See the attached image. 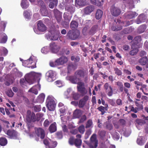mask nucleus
Wrapping results in <instances>:
<instances>
[{
  "instance_id": "1",
  "label": "nucleus",
  "mask_w": 148,
  "mask_h": 148,
  "mask_svg": "<svg viewBox=\"0 0 148 148\" xmlns=\"http://www.w3.org/2000/svg\"><path fill=\"white\" fill-rule=\"evenodd\" d=\"M88 73L86 71L82 70H78L75 72L74 76H68L66 77V79L73 84H76L79 80L77 77L84 78L85 81H86L88 79Z\"/></svg>"
},
{
  "instance_id": "2",
  "label": "nucleus",
  "mask_w": 148,
  "mask_h": 148,
  "mask_svg": "<svg viewBox=\"0 0 148 148\" xmlns=\"http://www.w3.org/2000/svg\"><path fill=\"white\" fill-rule=\"evenodd\" d=\"M41 76L42 74L40 73L32 72L25 75V78L28 82L30 84H32L35 79L40 80Z\"/></svg>"
},
{
  "instance_id": "3",
  "label": "nucleus",
  "mask_w": 148,
  "mask_h": 148,
  "mask_svg": "<svg viewBox=\"0 0 148 148\" xmlns=\"http://www.w3.org/2000/svg\"><path fill=\"white\" fill-rule=\"evenodd\" d=\"M57 101L52 96H49L47 99L46 106L49 110L53 111L55 108Z\"/></svg>"
},
{
  "instance_id": "4",
  "label": "nucleus",
  "mask_w": 148,
  "mask_h": 148,
  "mask_svg": "<svg viewBox=\"0 0 148 148\" xmlns=\"http://www.w3.org/2000/svg\"><path fill=\"white\" fill-rule=\"evenodd\" d=\"M37 61L35 57L32 56L28 59L23 61V64L25 66L33 69L36 67V63Z\"/></svg>"
},
{
  "instance_id": "5",
  "label": "nucleus",
  "mask_w": 148,
  "mask_h": 148,
  "mask_svg": "<svg viewBox=\"0 0 148 148\" xmlns=\"http://www.w3.org/2000/svg\"><path fill=\"white\" fill-rule=\"evenodd\" d=\"M79 34L80 32L79 31L71 30H69L67 33L66 36L68 38L72 40H75L79 37Z\"/></svg>"
},
{
  "instance_id": "6",
  "label": "nucleus",
  "mask_w": 148,
  "mask_h": 148,
  "mask_svg": "<svg viewBox=\"0 0 148 148\" xmlns=\"http://www.w3.org/2000/svg\"><path fill=\"white\" fill-rule=\"evenodd\" d=\"M37 27L38 30L36 28H33L34 32L36 34H40V32H43L46 30L45 25L40 21L38 22Z\"/></svg>"
},
{
  "instance_id": "7",
  "label": "nucleus",
  "mask_w": 148,
  "mask_h": 148,
  "mask_svg": "<svg viewBox=\"0 0 148 148\" xmlns=\"http://www.w3.org/2000/svg\"><path fill=\"white\" fill-rule=\"evenodd\" d=\"M50 32L51 34V35L49 36L50 39L56 40L58 39L59 37V35L60 34V32L58 30L53 28L51 29Z\"/></svg>"
},
{
  "instance_id": "8",
  "label": "nucleus",
  "mask_w": 148,
  "mask_h": 148,
  "mask_svg": "<svg viewBox=\"0 0 148 148\" xmlns=\"http://www.w3.org/2000/svg\"><path fill=\"white\" fill-rule=\"evenodd\" d=\"M69 144L71 145H75L76 147L79 148L82 144V140L80 139H74L73 137H71L69 141Z\"/></svg>"
},
{
  "instance_id": "9",
  "label": "nucleus",
  "mask_w": 148,
  "mask_h": 148,
  "mask_svg": "<svg viewBox=\"0 0 148 148\" xmlns=\"http://www.w3.org/2000/svg\"><path fill=\"white\" fill-rule=\"evenodd\" d=\"M43 142L47 148H54L57 145L56 142H53L49 138L45 139Z\"/></svg>"
},
{
  "instance_id": "10",
  "label": "nucleus",
  "mask_w": 148,
  "mask_h": 148,
  "mask_svg": "<svg viewBox=\"0 0 148 148\" xmlns=\"http://www.w3.org/2000/svg\"><path fill=\"white\" fill-rule=\"evenodd\" d=\"M98 141L96 139V135L93 134L90 138V142L89 144L90 148H96L97 146Z\"/></svg>"
},
{
  "instance_id": "11",
  "label": "nucleus",
  "mask_w": 148,
  "mask_h": 148,
  "mask_svg": "<svg viewBox=\"0 0 148 148\" xmlns=\"http://www.w3.org/2000/svg\"><path fill=\"white\" fill-rule=\"evenodd\" d=\"M49 49L52 53H56L59 51L60 47L58 44L52 42L49 44Z\"/></svg>"
},
{
  "instance_id": "12",
  "label": "nucleus",
  "mask_w": 148,
  "mask_h": 148,
  "mask_svg": "<svg viewBox=\"0 0 148 148\" xmlns=\"http://www.w3.org/2000/svg\"><path fill=\"white\" fill-rule=\"evenodd\" d=\"M77 88L78 91L82 95L86 94L87 92V91L86 90L84 87V83L82 82H77Z\"/></svg>"
},
{
  "instance_id": "13",
  "label": "nucleus",
  "mask_w": 148,
  "mask_h": 148,
  "mask_svg": "<svg viewBox=\"0 0 148 148\" xmlns=\"http://www.w3.org/2000/svg\"><path fill=\"white\" fill-rule=\"evenodd\" d=\"M110 11L112 15L115 16H118L121 12V10L119 8L114 5L111 7Z\"/></svg>"
},
{
  "instance_id": "14",
  "label": "nucleus",
  "mask_w": 148,
  "mask_h": 148,
  "mask_svg": "<svg viewBox=\"0 0 148 148\" xmlns=\"http://www.w3.org/2000/svg\"><path fill=\"white\" fill-rule=\"evenodd\" d=\"M55 72L51 70H50L46 73V78L49 82H52L55 79Z\"/></svg>"
},
{
  "instance_id": "15",
  "label": "nucleus",
  "mask_w": 148,
  "mask_h": 148,
  "mask_svg": "<svg viewBox=\"0 0 148 148\" xmlns=\"http://www.w3.org/2000/svg\"><path fill=\"white\" fill-rule=\"evenodd\" d=\"M104 87L106 92L107 93L109 96H111L113 93L112 88L108 83H106L104 85Z\"/></svg>"
},
{
  "instance_id": "16",
  "label": "nucleus",
  "mask_w": 148,
  "mask_h": 148,
  "mask_svg": "<svg viewBox=\"0 0 148 148\" xmlns=\"http://www.w3.org/2000/svg\"><path fill=\"white\" fill-rule=\"evenodd\" d=\"M26 119L29 122L35 121L36 120L35 114L34 113H31L30 111H28L27 113Z\"/></svg>"
},
{
  "instance_id": "17",
  "label": "nucleus",
  "mask_w": 148,
  "mask_h": 148,
  "mask_svg": "<svg viewBox=\"0 0 148 148\" xmlns=\"http://www.w3.org/2000/svg\"><path fill=\"white\" fill-rule=\"evenodd\" d=\"M35 132L37 136L41 139H43L45 136V132L44 130L41 128H35Z\"/></svg>"
},
{
  "instance_id": "18",
  "label": "nucleus",
  "mask_w": 148,
  "mask_h": 148,
  "mask_svg": "<svg viewBox=\"0 0 148 148\" xmlns=\"http://www.w3.org/2000/svg\"><path fill=\"white\" fill-rule=\"evenodd\" d=\"M6 134L11 138L16 139L18 136L17 133L14 130H8Z\"/></svg>"
},
{
  "instance_id": "19",
  "label": "nucleus",
  "mask_w": 148,
  "mask_h": 148,
  "mask_svg": "<svg viewBox=\"0 0 148 148\" xmlns=\"http://www.w3.org/2000/svg\"><path fill=\"white\" fill-rule=\"evenodd\" d=\"M68 59L65 56H62L56 61V63L57 64L59 65H63L66 63Z\"/></svg>"
},
{
  "instance_id": "20",
  "label": "nucleus",
  "mask_w": 148,
  "mask_h": 148,
  "mask_svg": "<svg viewBox=\"0 0 148 148\" xmlns=\"http://www.w3.org/2000/svg\"><path fill=\"white\" fill-rule=\"evenodd\" d=\"M89 97L86 95L82 99H80L78 104L79 107L81 108L84 107Z\"/></svg>"
},
{
  "instance_id": "21",
  "label": "nucleus",
  "mask_w": 148,
  "mask_h": 148,
  "mask_svg": "<svg viewBox=\"0 0 148 148\" xmlns=\"http://www.w3.org/2000/svg\"><path fill=\"white\" fill-rule=\"evenodd\" d=\"M138 14L135 12L129 11L125 14V16L127 18L132 19L136 16Z\"/></svg>"
},
{
  "instance_id": "22",
  "label": "nucleus",
  "mask_w": 148,
  "mask_h": 148,
  "mask_svg": "<svg viewBox=\"0 0 148 148\" xmlns=\"http://www.w3.org/2000/svg\"><path fill=\"white\" fill-rule=\"evenodd\" d=\"M40 85L38 84L35 86H33L29 90V92H31L37 95L38 93V90H40Z\"/></svg>"
},
{
  "instance_id": "23",
  "label": "nucleus",
  "mask_w": 148,
  "mask_h": 148,
  "mask_svg": "<svg viewBox=\"0 0 148 148\" xmlns=\"http://www.w3.org/2000/svg\"><path fill=\"white\" fill-rule=\"evenodd\" d=\"M55 16L58 23H60L62 19V14L58 10L55 9L54 10Z\"/></svg>"
},
{
  "instance_id": "24",
  "label": "nucleus",
  "mask_w": 148,
  "mask_h": 148,
  "mask_svg": "<svg viewBox=\"0 0 148 148\" xmlns=\"http://www.w3.org/2000/svg\"><path fill=\"white\" fill-rule=\"evenodd\" d=\"M123 3L125 5H128L130 9H132L134 8L133 4V0H122Z\"/></svg>"
},
{
  "instance_id": "25",
  "label": "nucleus",
  "mask_w": 148,
  "mask_h": 148,
  "mask_svg": "<svg viewBox=\"0 0 148 148\" xmlns=\"http://www.w3.org/2000/svg\"><path fill=\"white\" fill-rule=\"evenodd\" d=\"M138 47L136 45V44H132V48L133 50L130 52V54L132 56L136 55L138 51Z\"/></svg>"
},
{
  "instance_id": "26",
  "label": "nucleus",
  "mask_w": 148,
  "mask_h": 148,
  "mask_svg": "<svg viewBox=\"0 0 148 148\" xmlns=\"http://www.w3.org/2000/svg\"><path fill=\"white\" fill-rule=\"evenodd\" d=\"M72 17V14L67 12H65L63 15V17L65 21L66 22L67 25L69 24Z\"/></svg>"
},
{
  "instance_id": "27",
  "label": "nucleus",
  "mask_w": 148,
  "mask_h": 148,
  "mask_svg": "<svg viewBox=\"0 0 148 148\" xmlns=\"http://www.w3.org/2000/svg\"><path fill=\"white\" fill-rule=\"evenodd\" d=\"M145 19V16L143 14L140 15L137 18L136 23L138 24H139L144 22Z\"/></svg>"
},
{
  "instance_id": "28",
  "label": "nucleus",
  "mask_w": 148,
  "mask_h": 148,
  "mask_svg": "<svg viewBox=\"0 0 148 148\" xmlns=\"http://www.w3.org/2000/svg\"><path fill=\"white\" fill-rule=\"evenodd\" d=\"M94 9V7L92 5H90L84 8V12L86 14H89L92 12Z\"/></svg>"
},
{
  "instance_id": "29",
  "label": "nucleus",
  "mask_w": 148,
  "mask_h": 148,
  "mask_svg": "<svg viewBox=\"0 0 148 148\" xmlns=\"http://www.w3.org/2000/svg\"><path fill=\"white\" fill-rule=\"evenodd\" d=\"M136 125L137 127L140 129V126L143 125L145 123V121L143 120L137 119L136 120Z\"/></svg>"
},
{
  "instance_id": "30",
  "label": "nucleus",
  "mask_w": 148,
  "mask_h": 148,
  "mask_svg": "<svg viewBox=\"0 0 148 148\" xmlns=\"http://www.w3.org/2000/svg\"><path fill=\"white\" fill-rule=\"evenodd\" d=\"M146 139H145L143 136L139 137L137 140V142L140 145H143L146 141Z\"/></svg>"
},
{
  "instance_id": "31",
  "label": "nucleus",
  "mask_w": 148,
  "mask_h": 148,
  "mask_svg": "<svg viewBox=\"0 0 148 148\" xmlns=\"http://www.w3.org/2000/svg\"><path fill=\"white\" fill-rule=\"evenodd\" d=\"M45 96V95L44 94L42 93L40 94L37 97L36 102L42 103L44 101Z\"/></svg>"
},
{
  "instance_id": "32",
  "label": "nucleus",
  "mask_w": 148,
  "mask_h": 148,
  "mask_svg": "<svg viewBox=\"0 0 148 148\" xmlns=\"http://www.w3.org/2000/svg\"><path fill=\"white\" fill-rule=\"evenodd\" d=\"M50 3L49 7L50 8H53L54 6H56L58 4V0H49Z\"/></svg>"
},
{
  "instance_id": "33",
  "label": "nucleus",
  "mask_w": 148,
  "mask_h": 148,
  "mask_svg": "<svg viewBox=\"0 0 148 148\" xmlns=\"http://www.w3.org/2000/svg\"><path fill=\"white\" fill-rule=\"evenodd\" d=\"M76 68L77 67L75 65L72 63L69 64L67 66L68 73H70L71 71H74Z\"/></svg>"
},
{
  "instance_id": "34",
  "label": "nucleus",
  "mask_w": 148,
  "mask_h": 148,
  "mask_svg": "<svg viewBox=\"0 0 148 148\" xmlns=\"http://www.w3.org/2000/svg\"><path fill=\"white\" fill-rule=\"evenodd\" d=\"M82 111L76 109L75 110L73 113V116L75 118L79 117L82 114Z\"/></svg>"
},
{
  "instance_id": "35",
  "label": "nucleus",
  "mask_w": 148,
  "mask_h": 148,
  "mask_svg": "<svg viewBox=\"0 0 148 148\" xmlns=\"http://www.w3.org/2000/svg\"><path fill=\"white\" fill-rule=\"evenodd\" d=\"M49 131L51 133L55 132L56 130V123L54 122L51 124L49 127Z\"/></svg>"
},
{
  "instance_id": "36",
  "label": "nucleus",
  "mask_w": 148,
  "mask_h": 148,
  "mask_svg": "<svg viewBox=\"0 0 148 148\" xmlns=\"http://www.w3.org/2000/svg\"><path fill=\"white\" fill-rule=\"evenodd\" d=\"M29 83L30 85L31 84L29 82L27 81L25 78V79L24 78L21 79L20 80V83L21 85L23 87H24L25 86H27V83Z\"/></svg>"
},
{
  "instance_id": "37",
  "label": "nucleus",
  "mask_w": 148,
  "mask_h": 148,
  "mask_svg": "<svg viewBox=\"0 0 148 148\" xmlns=\"http://www.w3.org/2000/svg\"><path fill=\"white\" fill-rule=\"evenodd\" d=\"M65 9L68 12H70V14H71L74 12L75 10L74 6H72V5L66 6L65 7Z\"/></svg>"
},
{
  "instance_id": "38",
  "label": "nucleus",
  "mask_w": 148,
  "mask_h": 148,
  "mask_svg": "<svg viewBox=\"0 0 148 148\" xmlns=\"http://www.w3.org/2000/svg\"><path fill=\"white\" fill-rule=\"evenodd\" d=\"M78 26V23L75 21H72L71 23V28L72 29H75L77 28Z\"/></svg>"
},
{
  "instance_id": "39",
  "label": "nucleus",
  "mask_w": 148,
  "mask_h": 148,
  "mask_svg": "<svg viewBox=\"0 0 148 148\" xmlns=\"http://www.w3.org/2000/svg\"><path fill=\"white\" fill-rule=\"evenodd\" d=\"M148 59L147 57H144L141 58L139 60V62L142 65H145L147 62Z\"/></svg>"
},
{
  "instance_id": "40",
  "label": "nucleus",
  "mask_w": 148,
  "mask_h": 148,
  "mask_svg": "<svg viewBox=\"0 0 148 148\" xmlns=\"http://www.w3.org/2000/svg\"><path fill=\"white\" fill-rule=\"evenodd\" d=\"M103 14V12L100 10H97L96 14V18L97 19H99L102 16Z\"/></svg>"
},
{
  "instance_id": "41",
  "label": "nucleus",
  "mask_w": 148,
  "mask_h": 148,
  "mask_svg": "<svg viewBox=\"0 0 148 148\" xmlns=\"http://www.w3.org/2000/svg\"><path fill=\"white\" fill-rule=\"evenodd\" d=\"M7 143V140L5 138H0V145L4 146L6 145Z\"/></svg>"
},
{
  "instance_id": "42",
  "label": "nucleus",
  "mask_w": 148,
  "mask_h": 148,
  "mask_svg": "<svg viewBox=\"0 0 148 148\" xmlns=\"http://www.w3.org/2000/svg\"><path fill=\"white\" fill-rule=\"evenodd\" d=\"M85 0H75V3L77 5L79 6L84 5L85 3Z\"/></svg>"
},
{
  "instance_id": "43",
  "label": "nucleus",
  "mask_w": 148,
  "mask_h": 148,
  "mask_svg": "<svg viewBox=\"0 0 148 148\" xmlns=\"http://www.w3.org/2000/svg\"><path fill=\"white\" fill-rule=\"evenodd\" d=\"M28 3L26 2L25 0H22L21 5L22 8L24 9L27 8L28 7Z\"/></svg>"
},
{
  "instance_id": "44",
  "label": "nucleus",
  "mask_w": 148,
  "mask_h": 148,
  "mask_svg": "<svg viewBox=\"0 0 148 148\" xmlns=\"http://www.w3.org/2000/svg\"><path fill=\"white\" fill-rule=\"evenodd\" d=\"M146 27L145 25H142L140 26L138 29V31L140 33L143 32L146 29Z\"/></svg>"
},
{
  "instance_id": "45",
  "label": "nucleus",
  "mask_w": 148,
  "mask_h": 148,
  "mask_svg": "<svg viewBox=\"0 0 148 148\" xmlns=\"http://www.w3.org/2000/svg\"><path fill=\"white\" fill-rule=\"evenodd\" d=\"M98 109L101 112V114H103L105 112V111L107 109V107H104L101 106L98 108Z\"/></svg>"
},
{
  "instance_id": "46",
  "label": "nucleus",
  "mask_w": 148,
  "mask_h": 148,
  "mask_svg": "<svg viewBox=\"0 0 148 148\" xmlns=\"http://www.w3.org/2000/svg\"><path fill=\"white\" fill-rule=\"evenodd\" d=\"M114 71L115 74L117 75H121L122 74L121 71L117 68H114Z\"/></svg>"
},
{
  "instance_id": "47",
  "label": "nucleus",
  "mask_w": 148,
  "mask_h": 148,
  "mask_svg": "<svg viewBox=\"0 0 148 148\" xmlns=\"http://www.w3.org/2000/svg\"><path fill=\"white\" fill-rule=\"evenodd\" d=\"M116 85L120 88V90L121 92H122L123 90V85L122 83L120 82H117L116 83Z\"/></svg>"
},
{
  "instance_id": "48",
  "label": "nucleus",
  "mask_w": 148,
  "mask_h": 148,
  "mask_svg": "<svg viewBox=\"0 0 148 148\" xmlns=\"http://www.w3.org/2000/svg\"><path fill=\"white\" fill-rule=\"evenodd\" d=\"M67 109V108L66 106H63L60 109L59 111L61 114H62L63 115L65 113V112Z\"/></svg>"
},
{
  "instance_id": "49",
  "label": "nucleus",
  "mask_w": 148,
  "mask_h": 148,
  "mask_svg": "<svg viewBox=\"0 0 148 148\" xmlns=\"http://www.w3.org/2000/svg\"><path fill=\"white\" fill-rule=\"evenodd\" d=\"M79 132L81 134H83L85 131V127L84 125H81L78 128Z\"/></svg>"
},
{
  "instance_id": "50",
  "label": "nucleus",
  "mask_w": 148,
  "mask_h": 148,
  "mask_svg": "<svg viewBox=\"0 0 148 148\" xmlns=\"http://www.w3.org/2000/svg\"><path fill=\"white\" fill-rule=\"evenodd\" d=\"M72 95L73 98L75 100H77L80 97V95L79 94L74 92H73Z\"/></svg>"
},
{
  "instance_id": "51",
  "label": "nucleus",
  "mask_w": 148,
  "mask_h": 148,
  "mask_svg": "<svg viewBox=\"0 0 148 148\" xmlns=\"http://www.w3.org/2000/svg\"><path fill=\"white\" fill-rule=\"evenodd\" d=\"M92 121L91 120H89L87 121L86 126V128H88L89 127H92Z\"/></svg>"
},
{
  "instance_id": "52",
  "label": "nucleus",
  "mask_w": 148,
  "mask_h": 148,
  "mask_svg": "<svg viewBox=\"0 0 148 148\" xmlns=\"http://www.w3.org/2000/svg\"><path fill=\"white\" fill-rule=\"evenodd\" d=\"M6 94L10 97H12L14 95V93L11 89L8 90L6 92Z\"/></svg>"
},
{
  "instance_id": "53",
  "label": "nucleus",
  "mask_w": 148,
  "mask_h": 148,
  "mask_svg": "<svg viewBox=\"0 0 148 148\" xmlns=\"http://www.w3.org/2000/svg\"><path fill=\"white\" fill-rule=\"evenodd\" d=\"M92 4H95L98 6L101 5V2H99L98 0H90Z\"/></svg>"
},
{
  "instance_id": "54",
  "label": "nucleus",
  "mask_w": 148,
  "mask_h": 148,
  "mask_svg": "<svg viewBox=\"0 0 148 148\" xmlns=\"http://www.w3.org/2000/svg\"><path fill=\"white\" fill-rule=\"evenodd\" d=\"M136 105L137 107V108L139 110H142L143 109V107L142 104L138 103L137 101L135 102Z\"/></svg>"
},
{
  "instance_id": "55",
  "label": "nucleus",
  "mask_w": 148,
  "mask_h": 148,
  "mask_svg": "<svg viewBox=\"0 0 148 148\" xmlns=\"http://www.w3.org/2000/svg\"><path fill=\"white\" fill-rule=\"evenodd\" d=\"M128 108L130 110V111L133 112L135 113H136L138 112V110H139L138 109V108H134L132 106H129Z\"/></svg>"
},
{
  "instance_id": "56",
  "label": "nucleus",
  "mask_w": 148,
  "mask_h": 148,
  "mask_svg": "<svg viewBox=\"0 0 148 148\" xmlns=\"http://www.w3.org/2000/svg\"><path fill=\"white\" fill-rule=\"evenodd\" d=\"M49 51L48 47L46 46L42 48L41 50V52L44 54H47Z\"/></svg>"
},
{
  "instance_id": "57",
  "label": "nucleus",
  "mask_w": 148,
  "mask_h": 148,
  "mask_svg": "<svg viewBox=\"0 0 148 148\" xmlns=\"http://www.w3.org/2000/svg\"><path fill=\"white\" fill-rule=\"evenodd\" d=\"M112 135L113 138L115 140H118L119 138V135L116 132H115L114 134H113Z\"/></svg>"
},
{
  "instance_id": "58",
  "label": "nucleus",
  "mask_w": 148,
  "mask_h": 148,
  "mask_svg": "<svg viewBox=\"0 0 148 148\" xmlns=\"http://www.w3.org/2000/svg\"><path fill=\"white\" fill-rule=\"evenodd\" d=\"M134 40L136 41L135 43L134 44H136L137 43L140 42L141 40V37L140 36H138L135 37L134 39Z\"/></svg>"
},
{
  "instance_id": "59",
  "label": "nucleus",
  "mask_w": 148,
  "mask_h": 148,
  "mask_svg": "<svg viewBox=\"0 0 148 148\" xmlns=\"http://www.w3.org/2000/svg\"><path fill=\"white\" fill-rule=\"evenodd\" d=\"M40 11L41 12L42 14V16H46L47 15V10L45 9H41Z\"/></svg>"
},
{
  "instance_id": "60",
  "label": "nucleus",
  "mask_w": 148,
  "mask_h": 148,
  "mask_svg": "<svg viewBox=\"0 0 148 148\" xmlns=\"http://www.w3.org/2000/svg\"><path fill=\"white\" fill-rule=\"evenodd\" d=\"M55 83L57 86L58 87H60L63 86V82L60 80H58L56 81Z\"/></svg>"
},
{
  "instance_id": "61",
  "label": "nucleus",
  "mask_w": 148,
  "mask_h": 148,
  "mask_svg": "<svg viewBox=\"0 0 148 148\" xmlns=\"http://www.w3.org/2000/svg\"><path fill=\"white\" fill-rule=\"evenodd\" d=\"M71 60L75 62H77L79 60V58L78 57H75L74 56H72L71 58Z\"/></svg>"
},
{
  "instance_id": "62",
  "label": "nucleus",
  "mask_w": 148,
  "mask_h": 148,
  "mask_svg": "<svg viewBox=\"0 0 148 148\" xmlns=\"http://www.w3.org/2000/svg\"><path fill=\"white\" fill-rule=\"evenodd\" d=\"M37 120L38 121L40 120V118L43 116V114L41 113H39L36 114Z\"/></svg>"
},
{
  "instance_id": "63",
  "label": "nucleus",
  "mask_w": 148,
  "mask_h": 148,
  "mask_svg": "<svg viewBox=\"0 0 148 148\" xmlns=\"http://www.w3.org/2000/svg\"><path fill=\"white\" fill-rule=\"evenodd\" d=\"M3 34V37L2 39L1 42L3 43H5L7 41L8 37L4 33Z\"/></svg>"
},
{
  "instance_id": "64",
  "label": "nucleus",
  "mask_w": 148,
  "mask_h": 148,
  "mask_svg": "<svg viewBox=\"0 0 148 148\" xmlns=\"http://www.w3.org/2000/svg\"><path fill=\"white\" fill-rule=\"evenodd\" d=\"M106 134V132L104 131H100L99 132V134L101 138L105 136Z\"/></svg>"
}]
</instances>
